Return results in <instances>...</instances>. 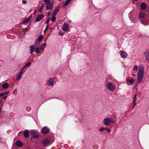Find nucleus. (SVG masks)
Instances as JSON below:
<instances>
[{
    "instance_id": "obj_16",
    "label": "nucleus",
    "mask_w": 149,
    "mask_h": 149,
    "mask_svg": "<svg viewBox=\"0 0 149 149\" xmlns=\"http://www.w3.org/2000/svg\"><path fill=\"white\" fill-rule=\"evenodd\" d=\"M144 69L143 65L139 68L138 73L144 74Z\"/></svg>"
},
{
    "instance_id": "obj_11",
    "label": "nucleus",
    "mask_w": 149,
    "mask_h": 149,
    "mask_svg": "<svg viewBox=\"0 0 149 149\" xmlns=\"http://www.w3.org/2000/svg\"><path fill=\"white\" fill-rule=\"evenodd\" d=\"M120 52V55L121 57L123 58H125L127 57V54L126 52L123 50L121 51Z\"/></svg>"
},
{
    "instance_id": "obj_37",
    "label": "nucleus",
    "mask_w": 149,
    "mask_h": 149,
    "mask_svg": "<svg viewBox=\"0 0 149 149\" xmlns=\"http://www.w3.org/2000/svg\"><path fill=\"white\" fill-rule=\"evenodd\" d=\"M32 17V16L31 15L30 17H29L28 18H27V19L28 20V21H30L31 20Z\"/></svg>"
},
{
    "instance_id": "obj_2",
    "label": "nucleus",
    "mask_w": 149,
    "mask_h": 149,
    "mask_svg": "<svg viewBox=\"0 0 149 149\" xmlns=\"http://www.w3.org/2000/svg\"><path fill=\"white\" fill-rule=\"evenodd\" d=\"M45 3L46 4V9L47 10H51L52 9L54 5L52 3H51V2H47Z\"/></svg>"
},
{
    "instance_id": "obj_41",
    "label": "nucleus",
    "mask_w": 149,
    "mask_h": 149,
    "mask_svg": "<svg viewBox=\"0 0 149 149\" xmlns=\"http://www.w3.org/2000/svg\"><path fill=\"white\" fill-rule=\"evenodd\" d=\"M48 26L47 25L46 26V28H45V30H44V32L47 30L48 28Z\"/></svg>"
},
{
    "instance_id": "obj_17",
    "label": "nucleus",
    "mask_w": 149,
    "mask_h": 149,
    "mask_svg": "<svg viewBox=\"0 0 149 149\" xmlns=\"http://www.w3.org/2000/svg\"><path fill=\"white\" fill-rule=\"evenodd\" d=\"M147 7L146 5L144 3H143L141 4L140 8L141 10H145Z\"/></svg>"
},
{
    "instance_id": "obj_7",
    "label": "nucleus",
    "mask_w": 149,
    "mask_h": 149,
    "mask_svg": "<svg viewBox=\"0 0 149 149\" xmlns=\"http://www.w3.org/2000/svg\"><path fill=\"white\" fill-rule=\"evenodd\" d=\"M111 123V119L109 118H107L104 120V123L105 125H109Z\"/></svg>"
},
{
    "instance_id": "obj_10",
    "label": "nucleus",
    "mask_w": 149,
    "mask_h": 149,
    "mask_svg": "<svg viewBox=\"0 0 149 149\" xmlns=\"http://www.w3.org/2000/svg\"><path fill=\"white\" fill-rule=\"evenodd\" d=\"M43 16V14H42L41 15H38L35 19L36 21V22H39L42 19Z\"/></svg>"
},
{
    "instance_id": "obj_38",
    "label": "nucleus",
    "mask_w": 149,
    "mask_h": 149,
    "mask_svg": "<svg viewBox=\"0 0 149 149\" xmlns=\"http://www.w3.org/2000/svg\"><path fill=\"white\" fill-rule=\"evenodd\" d=\"M43 10V9L42 8H40L39 10H38V11L40 12V13H41L42 11V10Z\"/></svg>"
},
{
    "instance_id": "obj_29",
    "label": "nucleus",
    "mask_w": 149,
    "mask_h": 149,
    "mask_svg": "<svg viewBox=\"0 0 149 149\" xmlns=\"http://www.w3.org/2000/svg\"><path fill=\"white\" fill-rule=\"evenodd\" d=\"M116 120V118L114 117L113 118H112L111 119V123H115V120Z\"/></svg>"
},
{
    "instance_id": "obj_35",
    "label": "nucleus",
    "mask_w": 149,
    "mask_h": 149,
    "mask_svg": "<svg viewBox=\"0 0 149 149\" xmlns=\"http://www.w3.org/2000/svg\"><path fill=\"white\" fill-rule=\"evenodd\" d=\"M17 90L16 89H15L13 92V93L14 94H17Z\"/></svg>"
},
{
    "instance_id": "obj_1",
    "label": "nucleus",
    "mask_w": 149,
    "mask_h": 149,
    "mask_svg": "<svg viewBox=\"0 0 149 149\" xmlns=\"http://www.w3.org/2000/svg\"><path fill=\"white\" fill-rule=\"evenodd\" d=\"M107 88L109 90L112 91H113L115 88L114 84L111 82H109L107 83Z\"/></svg>"
},
{
    "instance_id": "obj_13",
    "label": "nucleus",
    "mask_w": 149,
    "mask_h": 149,
    "mask_svg": "<svg viewBox=\"0 0 149 149\" xmlns=\"http://www.w3.org/2000/svg\"><path fill=\"white\" fill-rule=\"evenodd\" d=\"M31 135L32 138L34 139H37L39 136L38 134L35 132H32Z\"/></svg>"
},
{
    "instance_id": "obj_40",
    "label": "nucleus",
    "mask_w": 149,
    "mask_h": 149,
    "mask_svg": "<svg viewBox=\"0 0 149 149\" xmlns=\"http://www.w3.org/2000/svg\"><path fill=\"white\" fill-rule=\"evenodd\" d=\"M22 3L24 4H25L27 3V1H22Z\"/></svg>"
},
{
    "instance_id": "obj_18",
    "label": "nucleus",
    "mask_w": 149,
    "mask_h": 149,
    "mask_svg": "<svg viewBox=\"0 0 149 149\" xmlns=\"http://www.w3.org/2000/svg\"><path fill=\"white\" fill-rule=\"evenodd\" d=\"M24 136L26 138H28L29 136V131L28 130H26L24 132Z\"/></svg>"
},
{
    "instance_id": "obj_27",
    "label": "nucleus",
    "mask_w": 149,
    "mask_h": 149,
    "mask_svg": "<svg viewBox=\"0 0 149 149\" xmlns=\"http://www.w3.org/2000/svg\"><path fill=\"white\" fill-rule=\"evenodd\" d=\"M71 0H67L65 1V6H66L70 3Z\"/></svg>"
},
{
    "instance_id": "obj_57",
    "label": "nucleus",
    "mask_w": 149,
    "mask_h": 149,
    "mask_svg": "<svg viewBox=\"0 0 149 149\" xmlns=\"http://www.w3.org/2000/svg\"><path fill=\"white\" fill-rule=\"evenodd\" d=\"M23 1H26L25 0H23Z\"/></svg>"
},
{
    "instance_id": "obj_44",
    "label": "nucleus",
    "mask_w": 149,
    "mask_h": 149,
    "mask_svg": "<svg viewBox=\"0 0 149 149\" xmlns=\"http://www.w3.org/2000/svg\"><path fill=\"white\" fill-rule=\"evenodd\" d=\"M141 23L142 24H143L144 25H148V24L147 23H143L142 21L141 22Z\"/></svg>"
},
{
    "instance_id": "obj_49",
    "label": "nucleus",
    "mask_w": 149,
    "mask_h": 149,
    "mask_svg": "<svg viewBox=\"0 0 149 149\" xmlns=\"http://www.w3.org/2000/svg\"><path fill=\"white\" fill-rule=\"evenodd\" d=\"M9 93V91H8L7 92L4 93H5V95L8 94Z\"/></svg>"
},
{
    "instance_id": "obj_22",
    "label": "nucleus",
    "mask_w": 149,
    "mask_h": 149,
    "mask_svg": "<svg viewBox=\"0 0 149 149\" xmlns=\"http://www.w3.org/2000/svg\"><path fill=\"white\" fill-rule=\"evenodd\" d=\"M22 71H21V72L19 73V74L17 75V80H19L20 79H21V75L22 74Z\"/></svg>"
},
{
    "instance_id": "obj_14",
    "label": "nucleus",
    "mask_w": 149,
    "mask_h": 149,
    "mask_svg": "<svg viewBox=\"0 0 149 149\" xmlns=\"http://www.w3.org/2000/svg\"><path fill=\"white\" fill-rule=\"evenodd\" d=\"M54 83V79L50 78L47 81V84L50 86H52Z\"/></svg>"
},
{
    "instance_id": "obj_20",
    "label": "nucleus",
    "mask_w": 149,
    "mask_h": 149,
    "mask_svg": "<svg viewBox=\"0 0 149 149\" xmlns=\"http://www.w3.org/2000/svg\"><path fill=\"white\" fill-rule=\"evenodd\" d=\"M30 54H32L33 52L34 51V50H35V47H34V45H31L30 46Z\"/></svg>"
},
{
    "instance_id": "obj_36",
    "label": "nucleus",
    "mask_w": 149,
    "mask_h": 149,
    "mask_svg": "<svg viewBox=\"0 0 149 149\" xmlns=\"http://www.w3.org/2000/svg\"><path fill=\"white\" fill-rule=\"evenodd\" d=\"M58 35L60 36H63L64 35V33H63L61 31H60L58 33Z\"/></svg>"
},
{
    "instance_id": "obj_23",
    "label": "nucleus",
    "mask_w": 149,
    "mask_h": 149,
    "mask_svg": "<svg viewBox=\"0 0 149 149\" xmlns=\"http://www.w3.org/2000/svg\"><path fill=\"white\" fill-rule=\"evenodd\" d=\"M56 15H53V14H52V17L51 20L52 22H55L56 20V18L55 17V16Z\"/></svg>"
},
{
    "instance_id": "obj_4",
    "label": "nucleus",
    "mask_w": 149,
    "mask_h": 149,
    "mask_svg": "<svg viewBox=\"0 0 149 149\" xmlns=\"http://www.w3.org/2000/svg\"><path fill=\"white\" fill-rule=\"evenodd\" d=\"M144 74H143L138 73L137 77V81L138 83H140L141 81L142 80Z\"/></svg>"
},
{
    "instance_id": "obj_21",
    "label": "nucleus",
    "mask_w": 149,
    "mask_h": 149,
    "mask_svg": "<svg viewBox=\"0 0 149 149\" xmlns=\"http://www.w3.org/2000/svg\"><path fill=\"white\" fill-rule=\"evenodd\" d=\"M136 96H137V94H135L134 95V97L133 98V108H134L135 106L136 105Z\"/></svg>"
},
{
    "instance_id": "obj_28",
    "label": "nucleus",
    "mask_w": 149,
    "mask_h": 149,
    "mask_svg": "<svg viewBox=\"0 0 149 149\" xmlns=\"http://www.w3.org/2000/svg\"><path fill=\"white\" fill-rule=\"evenodd\" d=\"M127 82L129 83L130 84H132L134 82L133 79H128L127 81Z\"/></svg>"
},
{
    "instance_id": "obj_56",
    "label": "nucleus",
    "mask_w": 149,
    "mask_h": 149,
    "mask_svg": "<svg viewBox=\"0 0 149 149\" xmlns=\"http://www.w3.org/2000/svg\"><path fill=\"white\" fill-rule=\"evenodd\" d=\"M134 74H133V75L134 76Z\"/></svg>"
},
{
    "instance_id": "obj_34",
    "label": "nucleus",
    "mask_w": 149,
    "mask_h": 149,
    "mask_svg": "<svg viewBox=\"0 0 149 149\" xmlns=\"http://www.w3.org/2000/svg\"><path fill=\"white\" fill-rule=\"evenodd\" d=\"M49 21H50L49 17L48 18V19H47V20H46V21L45 23L46 24H48L49 23Z\"/></svg>"
},
{
    "instance_id": "obj_30",
    "label": "nucleus",
    "mask_w": 149,
    "mask_h": 149,
    "mask_svg": "<svg viewBox=\"0 0 149 149\" xmlns=\"http://www.w3.org/2000/svg\"><path fill=\"white\" fill-rule=\"evenodd\" d=\"M29 22V21L27 20V19H24L22 22V24H27Z\"/></svg>"
},
{
    "instance_id": "obj_50",
    "label": "nucleus",
    "mask_w": 149,
    "mask_h": 149,
    "mask_svg": "<svg viewBox=\"0 0 149 149\" xmlns=\"http://www.w3.org/2000/svg\"><path fill=\"white\" fill-rule=\"evenodd\" d=\"M25 68H24H24H23L22 70L21 71H22V73L23 72V71L24 69Z\"/></svg>"
},
{
    "instance_id": "obj_6",
    "label": "nucleus",
    "mask_w": 149,
    "mask_h": 149,
    "mask_svg": "<svg viewBox=\"0 0 149 149\" xmlns=\"http://www.w3.org/2000/svg\"><path fill=\"white\" fill-rule=\"evenodd\" d=\"M43 38V35H41L40 34L38 37V38L36 40V43L38 45L40 44V42L42 41V39Z\"/></svg>"
},
{
    "instance_id": "obj_12",
    "label": "nucleus",
    "mask_w": 149,
    "mask_h": 149,
    "mask_svg": "<svg viewBox=\"0 0 149 149\" xmlns=\"http://www.w3.org/2000/svg\"><path fill=\"white\" fill-rule=\"evenodd\" d=\"M15 145L18 147H22L23 145L22 142L20 141H18L15 143Z\"/></svg>"
},
{
    "instance_id": "obj_32",
    "label": "nucleus",
    "mask_w": 149,
    "mask_h": 149,
    "mask_svg": "<svg viewBox=\"0 0 149 149\" xmlns=\"http://www.w3.org/2000/svg\"><path fill=\"white\" fill-rule=\"evenodd\" d=\"M39 50V48L38 47L36 48V50L35 51V52L37 53H39L40 52Z\"/></svg>"
},
{
    "instance_id": "obj_15",
    "label": "nucleus",
    "mask_w": 149,
    "mask_h": 149,
    "mask_svg": "<svg viewBox=\"0 0 149 149\" xmlns=\"http://www.w3.org/2000/svg\"><path fill=\"white\" fill-rule=\"evenodd\" d=\"M59 6H58L55 8L52 14L55 15H56L59 11Z\"/></svg>"
},
{
    "instance_id": "obj_48",
    "label": "nucleus",
    "mask_w": 149,
    "mask_h": 149,
    "mask_svg": "<svg viewBox=\"0 0 149 149\" xmlns=\"http://www.w3.org/2000/svg\"><path fill=\"white\" fill-rule=\"evenodd\" d=\"M28 30V28L26 27L24 29V31H26Z\"/></svg>"
},
{
    "instance_id": "obj_45",
    "label": "nucleus",
    "mask_w": 149,
    "mask_h": 149,
    "mask_svg": "<svg viewBox=\"0 0 149 149\" xmlns=\"http://www.w3.org/2000/svg\"><path fill=\"white\" fill-rule=\"evenodd\" d=\"M44 2L45 3H46L47 2H48L49 1L51 2L50 0H44Z\"/></svg>"
},
{
    "instance_id": "obj_3",
    "label": "nucleus",
    "mask_w": 149,
    "mask_h": 149,
    "mask_svg": "<svg viewBox=\"0 0 149 149\" xmlns=\"http://www.w3.org/2000/svg\"><path fill=\"white\" fill-rule=\"evenodd\" d=\"M50 130L47 127L45 126L42 128L41 130V132L42 134H46L49 132Z\"/></svg>"
},
{
    "instance_id": "obj_26",
    "label": "nucleus",
    "mask_w": 149,
    "mask_h": 149,
    "mask_svg": "<svg viewBox=\"0 0 149 149\" xmlns=\"http://www.w3.org/2000/svg\"><path fill=\"white\" fill-rule=\"evenodd\" d=\"M31 63L30 62H28L24 66V68H26L27 67L30 66L31 65Z\"/></svg>"
},
{
    "instance_id": "obj_33",
    "label": "nucleus",
    "mask_w": 149,
    "mask_h": 149,
    "mask_svg": "<svg viewBox=\"0 0 149 149\" xmlns=\"http://www.w3.org/2000/svg\"><path fill=\"white\" fill-rule=\"evenodd\" d=\"M138 67L136 66H134L133 67V70L134 71H136L137 70Z\"/></svg>"
},
{
    "instance_id": "obj_43",
    "label": "nucleus",
    "mask_w": 149,
    "mask_h": 149,
    "mask_svg": "<svg viewBox=\"0 0 149 149\" xmlns=\"http://www.w3.org/2000/svg\"><path fill=\"white\" fill-rule=\"evenodd\" d=\"M7 97V95H6L4 96L3 97V99H6V98Z\"/></svg>"
},
{
    "instance_id": "obj_47",
    "label": "nucleus",
    "mask_w": 149,
    "mask_h": 149,
    "mask_svg": "<svg viewBox=\"0 0 149 149\" xmlns=\"http://www.w3.org/2000/svg\"><path fill=\"white\" fill-rule=\"evenodd\" d=\"M41 5L42 8L44 6V4L43 3H41Z\"/></svg>"
},
{
    "instance_id": "obj_19",
    "label": "nucleus",
    "mask_w": 149,
    "mask_h": 149,
    "mask_svg": "<svg viewBox=\"0 0 149 149\" xmlns=\"http://www.w3.org/2000/svg\"><path fill=\"white\" fill-rule=\"evenodd\" d=\"M9 85L7 83H5L2 84V88L3 89H6L8 87Z\"/></svg>"
},
{
    "instance_id": "obj_24",
    "label": "nucleus",
    "mask_w": 149,
    "mask_h": 149,
    "mask_svg": "<svg viewBox=\"0 0 149 149\" xmlns=\"http://www.w3.org/2000/svg\"><path fill=\"white\" fill-rule=\"evenodd\" d=\"M46 43L45 42L40 47V50H44V48L46 47Z\"/></svg>"
},
{
    "instance_id": "obj_52",
    "label": "nucleus",
    "mask_w": 149,
    "mask_h": 149,
    "mask_svg": "<svg viewBox=\"0 0 149 149\" xmlns=\"http://www.w3.org/2000/svg\"><path fill=\"white\" fill-rule=\"evenodd\" d=\"M36 11H35L34 12V13H34V14H35V13H36Z\"/></svg>"
},
{
    "instance_id": "obj_9",
    "label": "nucleus",
    "mask_w": 149,
    "mask_h": 149,
    "mask_svg": "<svg viewBox=\"0 0 149 149\" xmlns=\"http://www.w3.org/2000/svg\"><path fill=\"white\" fill-rule=\"evenodd\" d=\"M144 55L147 61H149V51L146 50L144 53Z\"/></svg>"
},
{
    "instance_id": "obj_39",
    "label": "nucleus",
    "mask_w": 149,
    "mask_h": 149,
    "mask_svg": "<svg viewBox=\"0 0 149 149\" xmlns=\"http://www.w3.org/2000/svg\"><path fill=\"white\" fill-rule=\"evenodd\" d=\"M105 130H107L108 132H110V129L108 128H105Z\"/></svg>"
},
{
    "instance_id": "obj_25",
    "label": "nucleus",
    "mask_w": 149,
    "mask_h": 149,
    "mask_svg": "<svg viewBox=\"0 0 149 149\" xmlns=\"http://www.w3.org/2000/svg\"><path fill=\"white\" fill-rule=\"evenodd\" d=\"M145 16V14L143 13H141L139 14V18H143Z\"/></svg>"
},
{
    "instance_id": "obj_8",
    "label": "nucleus",
    "mask_w": 149,
    "mask_h": 149,
    "mask_svg": "<svg viewBox=\"0 0 149 149\" xmlns=\"http://www.w3.org/2000/svg\"><path fill=\"white\" fill-rule=\"evenodd\" d=\"M68 24L67 23H64L62 27V30L65 32L67 31L68 29Z\"/></svg>"
},
{
    "instance_id": "obj_5",
    "label": "nucleus",
    "mask_w": 149,
    "mask_h": 149,
    "mask_svg": "<svg viewBox=\"0 0 149 149\" xmlns=\"http://www.w3.org/2000/svg\"><path fill=\"white\" fill-rule=\"evenodd\" d=\"M42 143L44 147L47 146L48 145L51 144L49 140L48 139H46L43 140Z\"/></svg>"
},
{
    "instance_id": "obj_51",
    "label": "nucleus",
    "mask_w": 149,
    "mask_h": 149,
    "mask_svg": "<svg viewBox=\"0 0 149 149\" xmlns=\"http://www.w3.org/2000/svg\"><path fill=\"white\" fill-rule=\"evenodd\" d=\"M0 103H1L2 102V100H0Z\"/></svg>"
},
{
    "instance_id": "obj_46",
    "label": "nucleus",
    "mask_w": 149,
    "mask_h": 149,
    "mask_svg": "<svg viewBox=\"0 0 149 149\" xmlns=\"http://www.w3.org/2000/svg\"><path fill=\"white\" fill-rule=\"evenodd\" d=\"M48 14V16L49 17V16L51 14V13L50 12H48L47 13Z\"/></svg>"
},
{
    "instance_id": "obj_53",
    "label": "nucleus",
    "mask_w": 149,
    "mask_h": 149,
    "mask_svg": "<svg viewBox=\"0 0 149 149\" xmlns=\"http://www.w3.org/2000/svg\"><path fill=\"white\" fill-rule=\"evenodd\" d=\"M58 1H62V0H58Z\"/></svg>"
},
{
    "instance_id": "obj_42",
    "label": "nucleus",
    "mask_w": 149,
    "mask_h": 149,
    "mask_svg": "<svg viewBox=\"0 0 149 149\" xmlns=\"http://www.w3.org/2000/svg\"><path fill=\"white\" fill-rule=\"evenodd\" d=\"M4 95H5V93H1L0 94V97H1L2 96H3Z\"/></svg>"
},
{
    "instance_id": "obj_31",
    "label": "nucleus",
    "mask_w": 149,
    "mask_h": 149,
    "mask_svg": "<svg viewBox=\"0 0 149 149\" xmlns=\"http://www.w3.org/2000/svg\"><path fill=\"white\" fill-rule=\"evenodd\" d=\"M104 130H105V128L103 127H101L99 130V131L100 132H102Z\"/></svg>"
},
{
    "instance_id": "obj_55",
    "label": "nucleus",
    "mask_w": 149,
    "mask_h": 149,
    "mask_svg": "<svg viewBox=\"0 0 149 149\" xmlns=\"http://www.w3.org/2000/svg\"><path fill=\"white\" fill-rule=\"evenodd\" d=\"M134 1H137V0H134Z\"/></svg>"
},
{
    "instance_id": "obj_54",
    "label": "nucleus",
    "mask_w": 149,
    "mask_h": 149,
    "mask_svg": "<svg viewBox=\"0 0 149 149\" xmlns=\"http://www.w3.org/2000/svg\"><path fill=\"white\" fill-rule=\"evenodd\" d=\"M52 29V28H49V29Z\"/></svg>"
}]
</instances>
